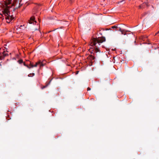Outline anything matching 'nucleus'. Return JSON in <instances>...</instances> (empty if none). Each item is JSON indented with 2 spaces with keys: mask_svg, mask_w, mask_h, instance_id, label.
I'll return each instance as SVG.
<instances>
[{
  "mask_svg": "<svg viewBox=\"0 0 159 159\" xmlns=\"http://www.w3.org/2000/svg\"><path fill=\"white\" fill-rule=\"evenodd\" d=\"M105 40L106 39L104 37H102V38H93V39L91 44L92 46H95L94 49V51L95 53H96L98 52H100L99 48H98V45H96L97 43H98V45H99L101 43L105 42Z\"/></svg>",
  "mask_w": 159,
  "mask_h": 159,
  "instance_id": "nucleus-1",
  "label": "nucleus"
},
{
  "mask_svg": "<svg viewBox=\"0 0 159 159\" xmlns=\"http://www.w3.org/2000/svg\"><path fill=\"white\" fill-rule=\"evenodd\" d=\"M10 4V0H8V2H5V6L4 9L3 13L6 16L5 19L7 23H9L10 20L9 19L10 14V8L8 5Z\"/></svg>",
  "mask_w": 159,
  "mask_h": 159,
  "instance_id": "nucleus-2",
  "label": "nucleus"
},
{
  "mask_svg": "<svg viewBox=\"0 0 159 159\" xmlns=\"http://www.w3.org/2000/svg\"><path fill=\"white\" fill-rule=\"evenodd\" d=\"M11 1V4L12 6L15 7V8H17L18 7H21L22 4H20V3H19V5L17 6V4L18 2H17L16 0H10Z\"/></svg>",
  "mask_w": 159,
  "mask_h": 159,
  "instance_id": "nucleus-3",
  "label": "nucleus"
},
{
  "mask_svg": "<svg viewBox=\"0 0 159 159\" xmlns=\"http://www.w3.org/2000/svg\"><path fill=\"white\" fill-rule=\"evenodd\" d=\"M39 66L40 67L42 66H43V64L40 61H39L37 62L34 65L31 64V63H30V66L31 68H33V67H37L38 66Z\"/></svg>",
  "mask_w": 159,
  "mask_h": 159,
  "instance_id": "nucleus-4",
  "label": "nucleus"
},
{
  "mask_svg": "<svg viewBox=\"0 0 159 159\" xmlns=\"http://www.w3.org/2000/svg\"><path fill=\"white\" fill-rule=\"evenodd\" d=\"M8 51H7V49L6 50V51H4L2 53H1L0 55V59L1 60H2L4 57L8 56V54L7 52Z\"/></svg>",
  "mask_w": 159,
  "mask_h": 159,
  "instance_id": "nucleus-5",
  "label": "nucleus"
},
{
  "mask_svg": "<svg viewBox=\"0 0 159 159\" xmlns=\"http://www.w3.org/2000/svg\"><path fill=\"white\" fill-rule=\"evenodd\" d=\"M34 19L35 17L34 16L31 17L30 20H29V23L31 24L33 23L34 22H36V21L34 20Z\"/></svg>",
  "mask_w": 159,
  "mask_h": 159,
  "instance_id": "nucleus-6",
  "label": "nucleus"
},
{
  "mask_svg": "<svg viewBox=\"0 0 159 159\" xmlns=\"http://www.w3.org/2000/svg\"><path fill=\"white\" fill-rule=\"evenodd\" d=\"M117 29V30L120 31L121 32L122 34H124V32L125 31V30L122 29L121 28L119 27H118Z\"/></svg>",
  "mask_w": 159,
  "mask_h": 159,
  "instance_id": "nucleus-7",
  "label": "nucleus"
},
{
  "mask_svg": "<svg viewBox=\"0 0 159 159\" xmlns=\"http://www.w3.org/2000/svg\"><path fill=\"white\" fill-rule=\"evenodd\" d=\"M89 58L92 61V60H94V59L95 57L93 56L92 55H91L89 56Z\"/></svg>",
  "mask_w": 159,
  "mask_h": 159,
  "instance_id": "nucleus-8",
  "label": "nucleus"
},
{
  "mask_svg": "<svg viewBox=\"0 0 159 159\" xmlns=\"http://www.w3.org/2000/svg\"><path fill=\"white\" fill-rule=\"evenodd\" d=\"M24 26V25L23 26L20 25V27H18V29L20 30H22L23 29H24L25 27H24V28H23ZM17 29H18V28H17Z\"/></svg>",
  "mask_w": 159,
  "mask_h": 159,
  "instance_id": "nucleus-9",
  "label": "nucleus"
},
{
  "mask_svg": "<svg viewBox=\"0 0 159 159\" xmlns=\"http://www.w3.org/2000/svg\"><path fill=\"white\" fill-rule=\"evenodd\" d=\"M35 75L34 73H30L28 75V77H32L34 76Z\"/></svg>",
  "mask_w": 159,
  "mask_h": 159,
  "instance_id": "nucleus-10",
  "label": "nucleus"
},
{
  "mask_svg": "<svg viewBox=\"0 0 159 159\" xmlns=\"http://www.w3.org/2000/svg\"><path fill=\"white\" fill-rule=\"evenodd\" d=\"M51 81V80L48 84H46V85L45 86H44L43 87H42V89H43L46 87L50 84V83Z\"/></svg>",
  "mask_w": 159,
  "mask_h": 159,
  "instance_id": "nucleus-11",
  "label": "nucleus"
},
{
  "mask_svg": "<svg viewBox=\"0 0 159 159\" xmlns=\"http://www.w3.org/2000/svg\"><path fill=\"white\" fill-rule=\"evenodd\" d=\"M15 16H14L13 15L11 16V20H13L15 18Z\"/></svg>",
  "mask_w": 159,
  "mask_h": 159,
  "instance_id": "nucleus-12",
  "label": "nucleus"
},
{
  "mask_svg": "<svg viewBox=\"0 0 159 159\" xmlns=\"http://www.w3.org/2000/svg\"><path fill=\"white\" fill-rule=\"evenodd\" d=\"M18 62L20 64H21L23 63V61L22 60L20 59L18 61Z\"/></svg>",
  "mask_w": 159,
  "mask_h": 159,
  "instance_id": "nucleus-13",
  "label": "nucleus"
},
{
  "mask_svg": "<svg viewBox=\"0 0 159 159\" xmlns=\"http://www.w3.org/2000/svg\"><path fill=\"white\" fill-rule=\"evenodd\" d=\"M24 66H26L28 68H29V69L30 68V67L28 65H26L25 62L24 63Z\"/></svg>",
  "mask_w": 159,
  "mask_h": 159,
  "instance_id": "nucleus-14",
  "label": "nucleus"
},
{
  "mask_svg": "<svg viewBox=\"0 0 159 159\" xmlns=\"http://www.w3.org/2000/svg\"><path fill=\"white\" fill-rule=\"evenodd\" d=\"M112 28H118V27L117 26H114L112 27Z\"/></svg>",
  "mask_w": 159,
  "mask_h": 159,
  "instance_id": "nucleus-15",
  "label": "nucleus"
},
{
  "mask_svg": "<svg viewBox=\"0 0 159 159\" xmlns=\"http://www.w3.org/2000/svg\"><path fill=\"white\" fill-rule=\"evenodd\" d=\"M122 2H123V3H125L124 1L123 0L120 1V2H118V3H122Z\"/></svg>",
  "mask_w": 159,
  "mask_h": 159,
  "instance_id": "nucleus-16",
  "label": "nucleus"
},
{
  "mask_svg": "<svg viewBox=\"0 0 159 159\" xmlns=\"http://www.w3.org/2000/svg\"><path fill=\"white\" fill-rule=\"evenodd\" d=\"M91 90V88H89V87H88V88H87V90L88 91H89V90Z\"/></svg>",
  "mask_w": 159,
  "mask_h": 159,
  "instance_id": "nucleus-17",
  "label": "nucleus"
},
{
  "mask_svg": "<svg viewBox=\"0 0 159 159\" xmlns=\"http://www.w3.org/2000/svg\"><path fill=\"white\" fill-rule=\"evenodd\" d=\"M147 14V12H145L143 14V16H145L146 14Z\"/></svg>",
  "mask_w": 159,
  "mask_h": 159,
  "instance_id": "nucleus-18",
  "label": "nucleus"
},
{
  "mask_svg": "<svg viewBox=\"0 0 159 159\" xmlns=\"http://www.w3.org/2000/svg\"><path fill=\"white\" fill-rule=\"evenodd\" d=\"M129 31H128V30H125V31H124L125 32V33H126V32H129Z\"/></svg>",
  "mask_w": 159,
  "mask_h": 159,
  "instance_id": "nucleus-19",
  "label": "nucleus"
},
{
  "mask_svg": "<svg viewBox=\"0 0 159 159\" xmlns=\"http://www.w3.org/2000/svg\"><path fill=\"white\" fill-rule=\"evenodd\" d=\"M145 4L146 5H147V6H148V3H147V2H146V3H145Z\"/></svg>",
  "mask_w": 159,
  "mask_h": 159,
  "instance_id": "nucleus-20",
  "label": "nucleus"
},
{
  "mask_svg": "<svg viewBox=\"0 0 159 159\" xmlns=\"http://www.w3.org/2000/svg\"><path fill=\"white\" fill-rule=\"evenodd\" d=\"M124 35H125L126 34V33H125V32H124V34H123Z\"/></svg>",
  "mask_w": 159,
  "mask_h": 159,
  "instance_id": "nucleus-21",
  "label": "nucleus"
},
{
  "mask_svg": "<svg viewBox=\"0 0 159 159\" xmlns=\"http://www.w3.org/2000/svg\"><path fill=\"white\" fill-rule=\"evenodd\" d=\"M159 33V31L155 35H157V34H158Z\"/></svg>",
  "mask_w": 159,
  "mask_h": 159,
  "instance_id": "nucleus-22",
  "label": "nucleus"
},
{
  "mask_svg": "<svg viewBox=\"0 0 159 159\" xmlns=\"http://www.w3.org/2000/svg\"><path fill=\"white\" fill-rule=\"evenodd\" d=\"M159 33V31L155 35H157V34H158Z\"/></svg>",
  "mask_w": 159,
  "mask_h": 159,
  "instance_id": "nucleus-23",
  "label": "nucleus"
},
{
  "mask_svg": "<svg viewBox=\"0 0 159 159\" xmlns=\"http://www.w3.org/2000/svg\"><path fill=\"white\" fill-rule=\"evenodd\" d=\"M139 7H140V8H141V6H139Z\"/></svg>",
  "mask_w": 159,
  "mask_h": 159,
  "instance_id": "nucleus-24",
  "label": "nucleus"
}]
</instances>
